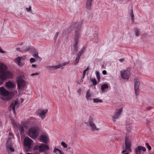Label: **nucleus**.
<instances>
[{
  "instance_id": "1",
  "label": "nucleus",
  "mask_w": 154,
  "mask_h": 154,
  "mask_svg": "<svg viewBox=\"0 0 154 154\" xmlns=\"http://www.w3.org/2000/svg\"><path fill=\"white\" fill-rule=\"evenodd\" d=\"M82 23V21H81L79 22H77L74 24L73 25V26L76 28V31L75 34V37L74 38V43L73 45V49L75 51H77L78 47V43L79 41V38L81 29Z\"/></svg>"
},
{
  "instance_id": "2",
  "label": "nucleus",
  "mask_w": 154,
  "mask_h": 154,
  "mask_svg": "<svg viewBox=\"0 0 154 154\" xmlns=\"http://www.w3.org/2000/svg\"><path fill=\"white\" fill-rule=\"evenodd\" d=\"M0 93L1 98L4 100H9L11 98V94L3 87L0 88Z\"/></svg>"
},
{
  "instance_id": "3",
  "label": "nucleus",
  "mask_w": 154,
  "mask_h": 154,
  "mask_svg": "<svg viewBox=\"0 0 154 154\" xmlns=\"http://www.w3.org/2000/svg\"><path fill=\"white\" fill-rule=\"evenodd\" d=\"M11 123L14 128H19V131L21 133H23L24 131V128L26 129L27 127L25 126L26 122L22 123V124L20 125L19 123H17L13 119H11Z\"/></svg>"
},
{
  "instance_id": "4",
  "label": "nucleus",
  "mask_w": 154,
  "mask_h": 154,
  "mask_svg": "<svg viewBox=\"0 0 154 154\" xmlns=\"http://www.w3.org/2000/svg\"><path fill=\"white\" fill-rule=\"evenodd\" d=\"M39 129L36 127H32L29 128L28 132V135L32 139H35L39 134Z\"/></svg>"
},
{
  "instance_id": "5",
  "label": "nucleus",
  "mask_w": 154,
  "mask_h": 154,
  "mask_svg": "<svg viewBox=\"0 0 154 154\" xmlns=\"http://www.w3.org/2000/svg\"><path fill=\"white\" fill-rule=\"evenodd\" d=\"M12 74L11 72L7 70L5 73L0 74V85H2L3 82L7 78L11 77Z\"/></svg>"
},
{
  "instance_id": "6",
  "label": "nucleus",
  "mask_w": 154,
  "mask_h": 154,
  "mask_svg": "<svg viewBox=\"0 0 154 154\" xmlns=\"http://www.w3.org/2000/svg\"><path fill=\"white\" fill-rule=\"evenodd\" d=\"M17 81L18 89L19 90L23 89L25 86V81L20 76L17 78Z\"/></svg>"
},
{
  "instance_id": "7",
  "label": "nucleus",
  "mask_w": 154,
  "mask_h": 154,
  "mask_svg": "<svg viewBox=\"0 0 154 154\" xmlns=\"http://www.w3.org/2000/svg\"><path fill=\"white\" fill-rule=\"evenodd\" d=\"M125 147L123 149L122 152H124L126 151H131V141L128 138H126L125 140Z\"/></svg>"
},
{
  "instance_id": "8",
  "label": "nucleus",
  "mask_w": 154,
  "mask_h": 154,
  "mask_svg": "<svg viewBox=\"0 0 154 154\" xmlns=\"http://www.w3.org/2000/svg\"><path fill=\"white\" fill-rule=\"evenodd\" d=\"M48 111L47 109H39L37 111V114L42 119H44L45 118Z\"/></svg>"
},
{
  "instance_id": "9",
  "label": "nucleus",
  "mask_w": 154,
  "mask_h": 154,
  "mask_svg": "<svg viewBox=\"0 0 154 154\" xmlns=\"http://www.w3.org/2000/svg\"><path fill=\"white\" fill-rule=\"evenodd\" d=\"M121 77L122 78L128 79L130 73V70L129 69L126 70H122L120 71Z\"/></svg>"
},
{
  "instance_id": "10",
  "label": "nucleus",
  "mask_w": 154,
  "mask_h": 154,
  "mask_svg": "<svg viewBox=\"0 0 154 154\" xmlns=\"http://www.w3.org/2000/svg\"><path fill=\"white\" fill-rule=\"evenodd\" d=\"M88 123L89 124V126L91 130L93 131H98L99 130L94 124V120L92 117H89Z\"/></svg>"
},
{
  "instance_id": "11",
  "label": "nucleus",
  "mask_w": 154,
  "mask_h": 154,
  "mask_svg": "<svg viewBox=\"0 0 154 154\" xmlns=\"http://www.w3.org/2000/svg\"><path fill=\"white\" fill-rule=\"evenodd\" d=\"M122 108L119 109H116L114 115L112 117V120L113 122H115L119 117L122 111Z\"/></svg>"
},
{
  "instance_id": "12",
  "label": "nucleus",
  "mask_w": 154,
  "mask_h": 154,
  "mask_svg": "<svg viewBox=\"0 0 154 154\" xmlns=\"http://www.w3.org/2000/svg\"><path fill=\"white\" fill-rule=\"evenodd\" d=\"M33 142L32 140L29 137H25L24 140V145L29 148L33 144Z\"/></svg>"
},
{
  "instance_id": "13",
  "label": "nucleus",
  "mask_w": 154,
  "mask_h": 154,
  "mask_svg": "<svg viewBox=\"0 0 154 154\" xmlns=\"http://www.w3.org/2000/svg\"><path fill=\"white\" fill-rule=\"evenodd\" d=\"M140 84L139 80L137 78H135L134 80V85L135 93L136 95L139 90V86Z\"/></svg>"
},
{
  "instance_id": "14",
  "label": "nucleus",
  "mask_w": 154,
  "mask_h": 154,
  "mask_svg": "<svg viewBox=\"0 0 154 154\" xmlns=\"http://www.w3.org/2000/svg\"><path fill=\"white\" fill-rule=\"evenodd\" d=\"M141 151L145 152L146 149L144 147L142 146H139L135 148V152L136 154H141Z\"/></svg>"
},
{
  "instance_id": "15",
  "label": "nucleus",
  "mask_w": 154,
  "mask_h": 154,
  "mask_svg": "<svg viewBox=\"0 0 154 154\" xmlns=\"http://www.w3.org/2000/svg\"><path fill=\"white\" fill-rule=\"evenodd\" d=\"M39 149V151L41 152L45 151L46 150H48L49 148L48 145L45 144H42L38 147Z\"/></svg>"
},
{
  "instance_id": "16",
  "label": "nucleus",
  "mask_w": 154,
  "mask_h": 154,
  "mask_svg": "<svg viewBox=\"0 0 154 154\" xmlns=\"http://www.w3.org/2000/svg\"><path fill=\"white\" fill-rule=\"evenodd\" d=\"M39 138L42 141L45 143H47L49 140L48 135L44 134H42Z\"/></svg>"
},
{
  "instance_id": "17",
  "label": "nucleus",
  "mask_w": 154,
  "mask_h": 154,
  "mask_svg": "<svg viewBox=\"0 0 154 154\" xmlns=\"http://www.w3.org/2000/svg\"><path fill=\"white\" fill-rule=\"evenodd\" d=\"M85 97L87 101H91L92 100V94L90 90H88L86 92Z\"/></svg>"
},
{
  "instance_id": "18",
  "label": "nucleus",
  "mask_w": 154,
  "mask_h": 154,
  "mask_svg": "<svg viewBox=\"0 0 154 154\" xmlns=\"http://www.w3.org/2000/svg\"><path fill=\"white\" fill-rule=\"evenodd\" d=\"M6 86L8 88L10 89L14 88L16 87L14 83L10 81L6 82Z\"/></svg>"
},
{
  "instance_id": "19",
  "label": "nucleus",
  "mask_w": 154,
  "mask_h": 154,
  "mask_svg": "<svg viewBox=\"0 0 154 154\" xmlns=\"http://www.w3.org/2000/svg\"><path fill=\"white\" fill-rule=\"evenodd\" d=\"M7 67L5 64L2 63H0V74L5 73L7 70Z\"/></svg>"
},
{
  "instance_id": "20",
  "label": "nucleus",
  "mask_w": 154,
  "mask_h": 154,
  "mask_svg": "<svg viewBox=\"0 0 154 154\" xmlns=\"http://www.w3.org/2000/svg\"><path fill=\"white\" fill-rule=\"evenodd\" d=\"M18 99H16L15 100L13 101V103L11 104V108H13V107H18Z\"/></svg>"
},
{
  "instance_id": "21",
  "label": "nucleus",
  "mask_w": 154,
  "mask_h": 154,
  "mask_svg": "<svg viewBox=\"0 0 154 154\" xmlns=\"http://www.w3.org/2000/svg\"><path fill=\"white\" fill-rule=\"evenodd\" d=\"M46 69L50 70H54L59 68L58 65L56 66H46Z\"/></svg>"
},
{
  "instance_id": "22",
  "label": "nucleus",
  "mask_w": 154,
  "mask_h": 154,
  "mask_svg": "<svg viewBox=\"0 0 154 154\" xmlns=\"http://www.w3.org/2000/svg\"><path fill=\"white\" fill-rule=\"evenodd\" d=\"M22 58V57H17L16 60H15V62L19 66H22V64L20 62Z\"/></svg>"
},
{
  "instance_id": "23",
  "label": "nucleus",
  "mask_w": 154,
  "mask_h": 154,
  "mask_svg": "<svg viewBox=\"0 0 154 154\" xmlns=\"http://www.w3.org/2000/svg\"><path fill=\"white\" fill-rule=\"evenodd\" d=\"M93 0H87L86 2V8L87 9H89L91 5V3Z\"/></svg>"
},
{
  "instance_id": "24",
  "label": "nucleus",
  "mask_w": 154,
  "mask_h": 154,
  "mask_svg": "<svg viewBox=\"0 0 154 154\" xmlns=\"http://www.w3.org/2000/svg\"><path fill=\"white\" fill-rule=\"evenodd\" d=\"M86 49L85 47H83L80 51L78 53L77 55V56L80 57V56L82 55L84 53Z\"/></svg>"
},
{
  "instance_id": "25",
  "label": "nucleus",
  "mask_w": 154,
  "mask_h": 154,
  "mask_svg": "<svg viewBox=\"0 0 154 154\" xmlns=\"http://www.w3.org/2000/svg\"><path fill=\"white\" fill-rule=\"evenodd\" d=\"M108 88V85L106 84H103L101 87V90L103 92H104L105 91V89Z\"/></svg>"
},
{
  "instance_id": "26",
  "label": "nucleus",
  "mask_w": 154,
  "mask_h": 154,
  "mask_svg": "<svg viewBox=\"0 0 154 154\" xmlns=\"http://www.w3.org/2000/svg\"><path fill=\"white\" fill-rule=\"evenodd\" d=\"M53 152L55 153L56 154H57V152H58L60 154H63V152L62 151L56 148L54 149Z\"/></svg>"
},
{
  "instance_id": "27",
  "label": "nucleus",
  "mask_w": 154,
  "mask_h": 154,
  "mask_svg": "<svg viewBox=\"0 0 154 154\" xmlns=\"http://www.w3.org/2000/svg\"><path fill=\"white\" fill-rule=\"evenodd\" d=\"M93 102L94 103H102V100L98 98H94L93 99Z\"/></svg>"
},
{
  "instance_id": "28",
  "label": "nucleus",
  "mask_w": 154,
  "mask_h": 154,
  "mask_svg": "<svg viewBox=\"0 0 154 154\" xmlns=\"http://www.w3.org/2000/svg\"><path fill=\"white\" fill-rule=\"evenodd\" d=\"M30 48L29 47L25 46H23L22 48V51L25 52L29 51Z\"/></svg>"
},
{
  "instance_id": "29",
  "label": "nucleus",
  "mask_w": 154,
  "mask_h": 154,
  "mask_svg": "<svg viewBox=\"0 0 154 154\" xmlns=\"http://www.w3.org/2000/svg\"><path fill=\"white\" fill-rule=\"evenodd\" d=\"M130 15L132 20V23H133L134 22V15L133 14V10L132 9L131 10V13H130Z\"/></svg>"
},
{
  "instance_id": "30",
  "label": "nucleus",
  "mask_w": 154,
  "mask_h": 154,
  "mask_svg": "<svg viewBox=\"0 0 154 154\" xmlns=\"http://www.w3.org/2000/svg\"><path fill=\"white\" fill-rule=\"evenodd\" d=\"M95 74L97 80L99 81H100V76L99 72L98 71H95Z\"/></svg>"
},
{
  "instance_id": "31",
  "label": "nucleus",
  "mask_w": 154,
  "mask_h": 154,
  "mask_svg": "<svg viewBox=\"0 0 154 154\" xmlns=\"http://www.w3.org/2000/svg\"><path fill=\"white\" fill-rule=\"evenodd\" d=\"M69 63V62H64L63 63H61L60 64L58 65L59 68H60L61 67H62L63 66H65L68 63Z\"/></svg>"
},
{
  "instance_id": "32",
  "label": "nucleus",
  "mask_w": 154,
  "mask_h": 154,
  "mask_svg": "<svg viewBox=\"0 0 154 154\" xmlns=\"http://www.w3.org/2000/svg\"><path fill=\"white\" fill-rule=\"evenodd\" d=\"M134 32H135V35L137 36H138L139 35V30L137 28H135L134 29Z\"/></svg>"
},
{
  "instance_id": "33",
  "label": "nucleus",
  "mask_w": 154,
  "mask_h": 154,
  "mask_svg": "<svg viewBox=\"0 0 154 154\" xmlns=\"http://www.w3.org/2000/svg\"><path fill=\"white\" fill-rule=\"evenodd\" d=\"M80 58V57H79L77 56L76 57L75 60V62L74 63V64L75 65H77V64L78 63V62H79Z\"/></svg>"
},
{
  "instance_id": "34",
  "label": "nucleus",
  "mask_w": 154,
  "mask_h": 154,
  "mask_svg": "<svg viewBox=\"0 0 154 154\" xmlns=\"http://www.w3.org/2000/svg\"><path fill=\"white\" fill-rule=\"evenodd\" d=\"M91 81L93 82V85H95L97 84L96 80L95 78H93L91 79Z\"/></svg>"
},
{
  "instance_id": "35",
  "label": "nucleus",
  "mask_w": 154,
  "mask_h": 154,
  "mask_svg": "<svg viewBox=\"0 0 154 154\" xmlns=\"http://www.w3.org/2000/svg\"><path fill=\"white\" fill-rule=\"evenodd\" d=\"M61 145L65 148H66L67 146V145L64 142H62L61 143Z\"/></svg>"
},
{
  "instance_id": "36",
  "label": "nucleus",
  "mask_w": 154,
  "mask_h": 154,
  "mask_svg": "<svg viewBox=\"0 0 154 154\" xmlns=\"http://www.w3.org/2000/svg\"><path fill=\"white\" fill-rule=\"evenodd\" d=\"M25 9L27 12H30L31 10V6H29V8H26Z\"/></svg>"
},
{
  "instance_id": "37",
  "label": "nucleus",
  "mask_w": 154,
  "mask_h": 154,
  "mask_svg": "<svg viewBox=\"0 0 154 154\" xmlns=\"http://www.w3.org/2000/svg\"><path fill=\"white\" fill-rule=\"evenodd\" d=\"M33 56L35 58L37 59H38L40 58L38 56V55L36 54H34L33 55Z\"/></svg>"
},
{
  "instance_id": "38",
  "label": "nucleus",
  "mask_w": 154,
  "mask_h": 154,
  "mask_svg": "<svg viewBox=\"0 0 154 154\" xmlns=\"http://www.w3.org/2000/svg\"><path fill=\"white\" fill-rule=\"evenodd\" d=\"M146 145L147 146V148L148 149H149V150H150L151 149V147L149 145L148 143H146Z\"/></svg>"
},
{
  "instance_id": "39",
  "label": "nucleus",
  "mask_w": 154,
  "mask_h": 154,
  "mask_svg": "<svg viewBox=\"0 0 154 154\" xmlns=\"http://www.w3.org/2000/svg\"><path fill=\"white\" fill-rule=\"evenodd\" d=\"M35 61V59L34 58H32L30 59V61L32 63L34 62Z\"/></svg>"
},
{
  "instance_id": "40",
  "label": "nucleus",
  "mask_w": 154,
  "mask_h": 154,
  "mask_svg": "<svg viewBox=\"0 0 154 154\" xmlns=\"http://www.w3.org/2000/svg\"><path fill=\"white\" fill-rule=\"evenodd\" d=\"M81 90L80 89H79L77 91L79 95L81 94Z\"/></svg>"
},
{
  "instance_id": "41",
  "label": "nucleus",
  "mask_w": 154,
  "mask_h": 154,
  "mask_svg": "<svg viewBox=\"0 0 154 154\" xmlns=\"http://www.w3.org/2000/svg\"><path fill=\"white\" fill-rule=\"evenodd\" d=\"M38 75V74L37 73H33V74H32L31 75V76H33L35 75Z\"/></svg>"
},
{
  "instance_id": "42",
  "label": "nucleus",
  "mask_w": 154,
  "mask_h": 154,
  "mask_svg": "<svg viewBox=\"0 0 154 154\" xmlns=\"http://www.w3.org/2000/svg\"><path fill=\"white\" fill-rule=\"evenodd\" d=\"M12 108L13 109L14 113L15 114H16V111H15V108H14V107H13V108Z\"/></svg>"
},
{
  "instance_id": "43",
  "label": "nucleus",
  "mask_w": 154,
  "mask_h": 154,
  "mask_svg": "<svg viewBox=\"0 0 154 154\" xmlns=\"http://www.w3.org/2000/svg\"><path fill=\"white\" fill-rule=\"evenodd\" d=\"M102 73L103 75H106V71L105 70H103L102 71Z\"/></svg>"
},
{
  "instance_id": "44",
  "label": "nucleus",
  "mask_w": 154,
  "mask_h": 154,
  "mask_svg": "<svg viewBox=\"0 0 154 154\" xmlns=\"http://www.w3.org/2000/svg\"><path fill=\"white\" fill-rule=\"evenodd\" d=\"M9 149H10V150L11 151V152H14V149L12 147H10Z\"/></svg>"
},
{
  "instance_id": "45",
  "label": "nucleus",
  "mask_w": 154,
  "mask_h": 154,
  "mask_svg": "<svg viewBox=\"0 0 154 154\" xmlns=\"http://www.w3.org/2000/svg\"><path fill=\"white\" fill-rule=\"evenodd\" d=\"M119 61H120L121 62H122L124 61V58H121L119 60Z\"/></svg>"
},
{
  "instance_id": "46",
  "label": "nucleus",
  "mask_w": 154,
  "mask_h": 154,
  "mask_svg": "<svg viewBox=\"0 0 154 154\" xmlns=\"http://www.w3.org/2000/svg\"><path fill=\"white\" fill-rule=\"evenodd\" d=\"M59 35V33L58 32H57L56 33V35H55V36H56V37L55 38V39H56L57 38V37L58 36V35Z\"/></svg>"
},
{
  "instance_id": "47",
  "label": "nucleus",
  "mask_w": 154,
  "mask_h": 154,
  "mask_svg": "<svg viewBox=\"0 0 154 154\" xmlns=\"http://www.w3.org/2000/svg\"><path fill=\"white\" fill-rule=\"evenodd\" d=\"M89 66H88L87 68L85 70V71H86V72L87 71L88 69H89Z\"/></svg>"
},
{
  "instance_id": "48",
  "label": "nucleus",
  "mask_w": 154,
  "mask_h": 154,
  "mask_svg": "<svg viewBox=\"0 0 154 154\" xmlns=\"http://www.w3.org/2000/svg\"><path fill=\"white\" fill-rule=\"evenodd\" d=\"M39 146H36L35 147L34 149H39V148L38 147Z\"/></svg>"
},
{
  "instance_id": "49",
  "label": "nucleus",
  "mask_w": 154,
  "mask_h": 154,
  "mask_svg": "<svg viewBox=\"0 0 154 154\" xmlns=\"http://www.w3.org/2000/svg\"><path fill=\"white\" fill-rule=\"evenodd\" d=\"M0 52L2 53H4V52L2 51V49H1V47H0Z\"/></svg>"
},
{
  "instance_id": "50",
  "label": "nucleus",
  "mask_w": 154,
  "mask_h": 154,
  "mask_svg": "<svg viewBox=\"0 0 154 154\" xmlns=\"http://www.w3.org/2000/svg\"><path fill=\"white\" fill-rule=\"evenodd\" d=\"M86 72V71H85V70H84V71L83 72V78L84 77L85 74V73Z\"/></svg>"
},
{
  "instance_id": "51",
  "label": "nucleus",
  "mask_w": 154,
  "mask_h": 154,
  "mask_svg": "<svg viewBox=\"0 0 154 154\" xmlns=\"http://www.w3.org/2000/svg\"><path fill=\"white\" fill-rule=\"evenodd\" d=\"M20 48H16V50L17 51H21L20 50Z\"/></svg>"
},
{
  "instance_id": "52",
  "label": "nucleus",
  "mask_w": 154,
  "mask_h": 154,
  "mask_svg": "<svg viewBox=\"0 0 154 154\" xmlns=\"http://www.w3.org/2000/svg\"><path fill=\"white\" fill-rule=\"evenodd\" d=\"M32 67H33L35 68L36 66V65H34V64H32Z\"/></svg>"
},
{
  "instance_id": "53",
  "label": "nucleus",
  "mask_w": 154,
  "mask_h": 154,
  "mask_svg": "<svg viewBox=\"0 0 154 154\" xmlns=\"http://www.w3.org/2000/svg\"><path fill=\"white\" fill-rule=\"evenodd\" d=\"M9 135L11 136H12L13 135V134L12 133H9Z\"/></svg>"
},
{
  "instance_id": "54",
  "label": "nucleus",
  "mask_w": 154,
  "mask_h": 154,
  "mask_svg": "<svg viewBox=\"0 0 154 154\" xmlns=\"http://www.w3.org/2000/svg\"><path fill=\"white\" fill-rule=\"evenodd\" d=\"M129 153L128 152H126L125 153H124L122 154H129Z\"/></svg>"
},
{
  "instance_id": "55",
  "label": "nucleus",
  "mask_w": 154,
  "mask_h": 154,
  "mask_svg": "<svg viewBox=\"0 0 154 154\" xmlns=\"http://www.w3.org/2000/svg\"><path fill=\"white\" fill-rule=\"evenodd\" d=\"M130 129V130H128V133L130 131V130H131V128H130V129Z\"/></svg>"
},
{
  "instance_id": "56",
  "label": "nucleus",
  "mask_w": 154,
  "mask_h": 154,
  "mask_svg": "<svg viewBox=\"0 0 154 154\" xmlns=\"http://www.w3.org/2000/svg\"><path fill=\"white\" fill-rule=\"evenodd\" d=\"M143 35H144V36H146V35H147L146 34H144Z\"/></svg>"
},
{
  "instance_id": "57",
  "label": "nucleus",
  "mask_w": 154,
  "mask_h": 154,
  "mask_svg": "<svg viewBox=\"0 0 154 154\" xmlns=\"http://www.w3.org/2000/svg\"><path fill=\"white\" fill-rule=\"evenodd\" d=\"M27 154H31L30 153H27Z\"/></svg>"
},
{
  "instance_id": "58",
  "label": "nucleus",
  "mask_w": 154,
  "mask_h": 154,
  "mask_svg": "<svg viewBox=\"0 0 154 154\" xmlns=\"http://www.w3.org/2000/svg\"><path fill=\"white\" fill-rule=\"evenodd\" d=\"M68 148L69 149H70V147H68Z\"/></svg>"
},
{
  "instance_id": "59",
  "label": "nucleus",
  "mask_w": 154,
  "mask_h": 154,
  "mask_svg": "<svg viewBox=\"0 0 154 154\" xmlns=\"http://www.w3.org/2000/svg\"><path fill=\"white\" fill-rule=\"evenodd\" d=\"M96 37H97V36H96ZM95 37H95V36H94V37H92V38H95Z\"/></svg>"
},
{
  "instance_id": "60",
  "label": "nucleus",
  "mask_w": 154,
  "mask_h": 154,
  "mask_svg": "<svg viewBox=\"0 0 154 154\" xmlns=\"http://www.w3.org/2000/svg\"><path fill=\"white\" fill-rule=\"evenodd\" d=\"M20 154H22V153H20Z\"/></svg>"
}]
</instances>
